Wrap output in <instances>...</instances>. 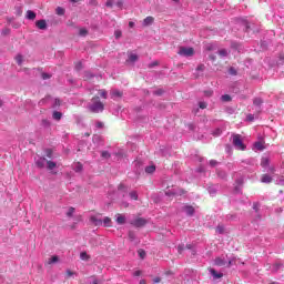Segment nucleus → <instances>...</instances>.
Instances as JSON below:
<instances>
[{
	"instance_id": "f3484780",
	"label": "nucleus",
	"mask_w": 284,
	"mask_h": 284,
	"mask_svg": "<svg viewBox=\"0 0 284 284\" xmlns=\"http://www.w3.org/2000/svg\"><path fill=\"white\" fill-rule=\"evenodd\" d=\"M36 163L38 168H45V163H48V160H45V158H40Z\"/></svg>"
},
{
	"instance_id": "864d4df0",
	"label": "nucleus",
	"mask_w": 284,
	"mask_h": 284,
	"mask_svg": "<svg viewBox=\"0 0 284 284\" xmlns=\"http://www.w3.org/2000/svg\"><path fill=\"white\" fill-rule=\"evenodd\" d=\"M214 136H221V129H216L214 132H213Z\"/></svg>"
},
{
	"instance_id": "de8ad7c7",
	"label": "nucleus",
	"mask_w": 284,
	"mask_h": 284,
	"mask_svg": "<svg viewBox=\"0 0 284 284\" xmlns=\"http://www.w3.org/2000/svg\"><path fill=\"white\" fill-rule=\"evenodd\" d=\"M199 106L201 108V110H205V108H207V103L205 102H200Z\"/></svg>"
},
{
	"instance_id": "c9c22d12",
	"label": "nucleus",
	"mask_w": 284,
	"mask_h": 284,
	"mask_svg": "<svg viewBox=\"0 0 284 284\" xmlns=\"http://www.w3.org/2000/svg\"><path fill=\"white\" fill-rule=\"evenodd\" d=\"M221 99H222V101H224L225 103L232 101V97H230V94H224V95H222Z\"/></svg>"
},
{
	"instance_id": "a18cd8bd",
	"label": "nucleus",
	"mask_w": 284,
	"mask_h": 284,
	"mask_svg": "<svg viewBox=\"0 0 284 284\" xmlns=\"http://www.w3.org/2000/svg\"><path fill=\"white\" fill-rule=\"evenodd\" d=\"M75 70H83V63H81V62H78L77 64H75Z\"/></svg>"
},
{
	"instance_id": "2eb2a0df",
	"label": "nucleus",
	"mask_w": 284,
	"mask_h": 284,
	"mask_svg": "<svg viewBox=\"0 0 284 284\" xmlns=\"http://www.w3.org/2000/svg\"><path fill=\"white\" fill-rule=\"evenodd\" d=\"M27 19H29V21H34V19H37V13H34V11H32V10H28Z\"/></svg>"
},
{
	"instance_id": "8fccbe9b",
	"label": "nucleus",
	"mask_w": 284,
	"mask_h": 284,
	"mask_svg": "<svg viewBox=\"0 0 284 284\" xmlns=\"http://www.w3.org/2000/svg\"><path fill=\"white\" fill-rule=\"evenodd\" d=\"M53 105H54V108H59V105H61V100L60 99H55Z\"/></svg>"
},
{
	"instance_id": "412c9836",
	"label": "nucleus",
	"mask_w": 284,
	"mask_h": 284,
	"mask_svg": "<svg viewBox=\"0 0 284 284\" xmlns=\"http://www.w3.org/2000/svg\"><path fill=\"white\" fill-rule=\"evenodd\" d=\"M241 185H243V178L236 180L235 192H241Z\"/></svg>"
},
{
	"instance_id": "7c9ffc66",
	"label": "nucleus",
	"mask_w": 284,
	"mask_h": 284,
	"mask_svg": "<svg viewBox=\"0 0 284 284\" xmlns=\"http://www.w3.org/2000/svg\"><path fill=\"white\" fill-rule=\"evenodd\" d=\"M130 199H132L133 201H138L139 200V194L136 193V191H132L129 194Z\"/></svg>"
},
{
	"instance_id": "bf43d9fd",
	"label": "nucleus",
	"mask_w": 284,
	"mask_h": 284,
	"mask_svg": "<svg viewBox=\"0 0 284 284\" xmlns=\"http://www.w3.org/2000/svg\"><path fill=\"white\" fill-rule=\"evenodd\" d=\"M115 6L118 7V8H123V1H118L116 3H115Z\"/></svg>"
},
{
	"instance_id": "393cba45",
	"label": "nucleus",
	"mask_w": 284,
	"mask_h": 284,
	"mask_svg": "<svg viewBox=\"0 0 284 284\" xmlns=\"http://www.w3.org/2000/svg\"><path fill=\"white\" fill-rule=\"evenodd\" d=\"M53 263H59V256L54 255L49 258L48 264L53 265Z\"/></svg>"
},
{
	"instance_id": "72a5a7b5",
	"label": "nucleus",
	"mask_w": 284,
	"mask_h": 284,
	"mask_svg": "<svg viewBox=\"0 0 284 284\" xmlns=\"http://www.w3.org/2000/svg\"><path fill=\"white\" fill-rule=\"evenodd\" d=\"M110 156H112V155L108 151H101V158L102 159L108 160V159H110Z\"/></svg>"
},
{
	"instance_id": "39448f33",
	"label": "nucleus",
	"mask_w": 284,
	"mask_h": 284,
	"mask_svg": "<svg viewBox=\"0 0 284 284\" xmlns=\"http://www.w3.org/2000/svg\"><path fill=\"white\" fill-rule=\"evenodd\" d=\"M148 221L143 217H138L131 222V225H134V227H143Z\"/></svg>"
},
{
	"instance_id": "3c124183",
	"label": "nucleus",
	"mask_w": 284,
	"mask_h": 284,
	"mask_svg": "<svg viewBox=\"0 0 284 284\" xmlns=\"http://www.w3.org/2000/svg\"><path fill=\"white\" fill-rule=\"evenodd\" d=\"M121 34H122L121 31L116 30L114 32L115 39H121Z\"/></svg>"
},
{
	"instance_id": "a19ab883",
	"label": "nucleus",
	"mask_w": 284,
	"mask_h": 284,
	"mask_svg": "<svg viewBox=\"0 0 284 284\" xmlns=\"http://www.w3.org/2000/svg\"><path fill=\"white\" fill-rule=\"evenodd\" d=\"M138 254H139L140 258H145V251L144 250H139Z\"/></svg>"
},
{
	"instance_id": "c756f323",
	"label": "nucleus",
	"mask_w": 284,
	"mask_h": 284,
	"mask_svg": "<svg viewBox=\"0 0 284 284\" xmlns=\"http://www.w3.org/2000/svg\"><path fill=\"white\" fill-rule=\"evenodd\" d=\"M282 267H283V264H282V263H275V264L273 265L272 271H273V272H278Z\"/></svg>"
},
{
	"instance_id": "1a4fd4ad",
	"label": "nucleus",
	"mask_w": 284,
	"mask_h": 284,
	"mask_svg": "<svg viewBox=\"0 0 284 284\" xmlns=\"http://www.w3.org/2000/svg\"><path fill=\"white\" fill-rule=\"evenodd\" d=\"M274 179L270 174H262L261 175V183H272Z\"/></svg>"
},
{
	"instance_id": "20e7f679",
	"label": "nucleus",
	"mask_w": 284,
	"mask_h": 284,
	"mask_svg": "<svg viewBox=\"0 0 284 284\" xmlns=\"http://www.w3.org/2000/svg\"><path fill=\"white\" fill-rule=\"evenodd\" d=\"M178 54H180V57H193L194 55V49L193 48L181 47Z\"/></svg>"
},
{
	"instance_id": "603ef678",
	"label": "nucleus",
	"mask_w": 284,
	"mask_h": 284,
	"mask_svg": "<svg viewBox=\"0 0 284 284\" xmlns=\"http://www.w3.org/2000/svg\"><path fill=\"white\" fill-rule=\"evenodd\" d=\"M267 172H270L271 174H274V172H276V169L274 166H268Z\"/></svg>"
},
{
	"instance_id": "f704fd0d",
	"label": "nucleus",
	"mask_w": 284,
	"mask_h": 284,
	"mask_svg": "<svg viewBox=\"0 0 284 284\" xmlns=\"http://www.w3.org/2000/svg\"><path fill=\"white\" fill-rule=\"evenodd\" d=\"M79 36L80 37H88V29L85 28H82L79 30Z\"/></svg>"
},
{
	"instance_id": "37998d69",
	"label": "nucleus",
	"mask_w": 284,
	"mask_h": 284,
	"mask_svg": "<svg viewBox=\"0 0 284 284\" xmlns=\"http://www.w3.org/2000/svg\"><path fill=\"white\" fill-rule=\"evenodd\" d=\"M209 163L211 168H216V165H219V162L216 160H211Z\"/></svg>"
},
{
	"instance_id": "ddd939ff",
	"label": "nucleus",
	"mask_w": 284,
	"mask_h": 284,
	"mask_svg": "<svg viewBox=\"0 0 284 284\" xmlns=\"http://www.w3.org/2000/svg\"><path fill=\"white\" fill-rule=\"evenodd\" d=\"M91 223H93V225H103V220L97 217V216H91Z\"/></svg>"
},
{
	"instance_id": "423d86ee",
	"label": "nucleus",
	"mask_w": 284,
	"mask_h": 284,
	"mask_svg": "<svg viewBox=\"0 0 284 284\" xmlns=\"http://www.w3.org/2000/svg\"><path fill=\"white\" fill-rule=\"evenodd\" d=\"M183 194H185L184 190H173L166 192L168 196H183Z\"/></svg>"
},
{
	"instance_id": "f03ea898",
	"label": "nucleus",
	"mask_w": 284,
	"mask_h": 284,
	"mask_svg": "<svg viewBox=\"0 0 284 284\" xmlns=\"http://www.w3.org/2000/svg\"><path fill=\"white\" fill-rule=\"evenodd\" d=\"M214 265L217 267H232L234 265V260L227 258V256H220L214 260Z\"/></svg>"
},
{
	"instance_id": "ea45409f",
	"label": "nucleus",
	"mask_w": 284,
	"mask_h": 284,
	"mask_svg": "<svg viewBox=\"0 0 284 284\" xmlns=\"http://www.w3.org/2000/svg\"><path fill=\"white\" fill-rule=\"evenodd\" d=\"M217 175L220 176V179H226L227 178V174L223 171H219Z\"/></svg>"
},
{
	"instance_id": "4d7b16f0",
	"label": "nucleus",
	"mask_w": 284,
	"mask_h": 284,
	"mask_svg": "<svg viewBox=\"0 0 284 284\" xmlns=\"http://www.w3.org/2000/svg\"><path fill=\"white\" fill-rule=\"evenodd\" d=\"M118 190H119L120 192H123V191H125V185H123V184H120V185L118 186Z\"/></svg>"
},
{
	"instance_id": "6ab92c4d",
	"label": "nucleus",
	"mask_w": 284,
	"mask_h": 284,
	"mask_svg": "<svg viewBox=\"0 0 284 284\" xmlns=\"http://www.w3.org/2000/svg\"><path fill=\"white\" fill-rule=\"evenodd\" d=\"M261 166L262 168H270V159L268 158H262Z\"/></svg>"
},
{
	"instance_id": "f8f14e48",
	"label": "nucleus",
	"mask_w": 284,
	"mask_h": 284,
	"mask_svg": "<svg viewBox=\"0 0 284 284\" xmlns=\"http://www.w3.org/2000/svg\"><path fill=\"white\" fill-rule=\"evenodd\" d=\"M154 23V18L149 16L143 20V26L148 27V26H152Z\"/></svg>"
},
{
	"instance_id": "473e14b6",
	"label": "nucleus",
	"mask_w": 284,
	"mask_h": 284,
	"mask_svg": "<svg viewBox=\"0 0 284 284\" xmlns=\"http://www.w3.org/2000/svg\"><path fill=\"white\" fill-rule=\"evenodd\" d=\"M16 61H17L18 65H22L23 64V55L18 54L16 57Z\"/></svg>"
},
{
	"instance_id": "f257e3e1",
	"label": "nucleus",
	"mask_w": 284,
	"mask_h": 284,
	"mask_svg": "<svg viewBox=\"0 0 284 284\" xmlns=\"http://www.w3.org/2000/svg\"><path fill=\"white\" fill-rule=\"evenodd\" d=\"M90 112H93L95 114H99V112H103L104 110V105L103 102H101V100H99V97L93 98L91 100V102L88 105Z\"/></svg>"
},
{
	"instance_id": "c03bdc74",
	"label": "nucleus",
	"mask_w": 284,
	"mask_h": 284,
	"mask_svg": "<svg viewBox=\"0 0 284 284\" xmlns=\"http://www.w3.org/2000/svg\"><path fill=\"white\" fill-rule=\"evenodd\" d=\"M74 214V207H70L67 212V216H72Z\"/></svg>"
},
{
	"instance_id": "4c0bfd02",
	"label": "nucleus",
	"mask_w": 284,
	"mask_h": 284,
	"mask_svg": "<svg viewBox=\"0 0 284 284\" xmlns=\"http://www.w3.org/2000/svg\"><path fill=\"white\" fill-rule=\"evenodd\" d=\"M100 97H102L103 99H108V91L106 90H100L99 91Z\"/></svg>"
},
{
	"instance_id": "13d9d810",
	"label": "nucleus",
	"mask_w": 284,
	"mask_h": 284,
	"mask_svg": "<svg viewBox=\"0 0 284 284\" xmlns=\"http://www.w3.org/2000/svg\"><path fill=\"white\" fill-rule=\"evenodd\" d=\"M246 121H254V115L253 114H248L246 116Z\"/></svg>"
},
{
	"instance_id": "774afa93",
	"label": "nucleus",
	"mask_w": 284,
	"mask_h": 284,
	"mask_svg": "<svg viewBox=\"0 0 284 284\" xmlns=\"http://www.w3.org/2000/svg\"><path fill=\"white\" fill-rule=\"evenodd\" d=\"M230 74H236V70H234V68L230 69Z\"/></svg>"
},
{
	"instance_id": "4be33fe9",
	"label": "nucleus",
	"mask_w": 284,
	"mask_h": 284,
	"mask_svg": "<svg viewBox=\"0 0 284 284\" xmlns=\"http://www.w3.org/2000/svg\"><path fill=\"white\" fill-rule=\"evenodd\" d=\"M219 57H221V59H225V57H227V50L226 49H221L217 51Z\"/></svg>"
},
{
	"instance_id": "bb28decb",
	"label": "nucleus",
	"mask_w": 284,
	"mask_h": 284,
	"mask_svg": "<svg viewBox=\"0 0 284 284\" xmlns=\"http://www.w3.org/2000/svg\"><path fill=\"white\" fill-rule=\"evenodd\" d=\"M61 116H63V114L61 112H59V111L53 112V119L55 121H61Z\"/></svg>"
},
{
	"instance_id": "e2e57ef3",
	"label": "nucleus",
	"mask_w": 284,
	"mask_h": 284,
	"mask_svg": "<svg viewBox=\"0 0 284 284\" xmlns=\"http://www.w3.org/2000/svg\"><path fill=\"white\" fill-rule=\"evenodd\" d=\"M153 283H154V284L161 283V277H155V278L153 280Z\"/></svg>"
},
{
	"instance_id": "dca6fc26",
	"label": "nucleus",
	"mask_w": 284,
	"mask_h": 284,
	"mask_svg": "<svg viewBox=\"0 0 284 284\" xmlns=\"http://www.w3.org/2000/svg\"><path fill=\"white\" fill-rule=\"evenodd\" d=\"M210 273L213 276V278H223V274L217 273L216 270H214V268H210Z\"/></svg>"
},
{
	"instance_id": "4468645a",
	"label": "nucleus",
	"mask_w": 284,
	"mask_h": 284,
	"mask_svg": "<svg viewBox=\"0 0 284 284\" xmlns=\"http://www.w3.org/2000/svg\"><path fill=\"white\" fill-rule=\"evenodd\" d=\"M116 216V224L118 225H124V223H125V216H123L122 214H116L115 215Z\"/></svg>"
},
{
	"instance_id": "5fc2aeb1",
	"label": "nucleus",
	"mask_w": 284,
	"mask_h": 284,
	"mask_svg": "<svg viewBox=\"0 0 284 284\" xmlns=\"http://www.w3.org/2000/svg\"><path fill=\"white\" fill-rule=\"evenodd\" d=\"M50 77H52V75H50V74H48V73H42V79L45 81V80H48V79H50Z\"/></svg>"
},
{
	"instance_id": "5701e85b",
	"label": "nucleus",
	"mask_w": 284,
	"mask_h": 284,
	"mask_svg": "<svg viewBox=\"0 0 284 284\" xmlns=\"http://www.w3.org/2000/svg\"><path fill=\"white\" fill-rule=\"evenodd\" d=\"M73 170L75 172H81V170H83V164H81V162H77L74 165H73Z\"/></svg>"
},
{
	"instance_id": "6e6d98bb",
	"label": "nucleus",
	"mask_w": 284,
	"mask_h": 284,
	"mask_svg": "<svg viewBox=\"0 0 284 284\" xmlns=\"http://www.w3.org/2000/svg\"><path fill=\"white\" fill-rule=\"evenodd\" d=\"M105 6H106V8H112V6H113L112 0H108V1L105 2Z\"/></svg>"
},
{
	"instance_id": "49530a36",
	"label": "nucleus",
	"mask_w": 284,
	"mask_h": 284,
	"mask_svg": "<svg viewBox=\"0 0 284 284\" xmlns=\"http://www.w3.org/2000/svg\"><path fill=\"white\" fill-rule=\"evenodd\" d=\"M209 193L211 194V196H214V194H216V189L209 187Z\"/></svg>"
},
{
	"instance_id": "9b49d317",
	"label": "nucleus",
	"mask_w": 284,
	"mask_h": 284,
	"mask_svg": "<svg viewBox=\"0 0 284 284\" xmlns=\"http://www.w3.org/2000/svg\"><path fill=\"white\" fill-rule=\"evenodd\" d=\"M121 97H123V92H121L116 89L111 91V99L116 100V99H121Z\"/></svg>"
},
{
	"instance_id": "79ce46f5",
	"label": "nucleus",
	"mask_w": 284,
	"mask_h": 284,
	"mask_svg": "<svg viewBox=\"0 0 284 284\" xmlns=\"http://www.w3.org/2000/svg\"><path fill=\"white\" fill-rule=\"evenodd\" d=\"M153 94H155L156 97H161V94H163V89L155 90Z\"/></svg>"
},
{
	"instance_id": "a878e982",
	"label": "nucleus",
	"mask_w": 284,
	"mask_h": 284,
	"mask_svg": "<svg viewBox=\"0 0 284 284\" xmlns=\"http://www.w3.org/2000/svg\"><path fill=\"white\" fill-rule=\"evenodd\" d=\"M80 258H81V261H90V255H88L87 252H81Z\"/></svg>"
},
{
	"instance_id": "69168bd1",
	"label": "nucleus",
	"mask_w": 284,
	"mask_h": 284,
	"mask_svg": "<svg viewBox=\"0 0 284 284\" xmlns=\"http://www.w3.org/2000/svg\"><path fill=\"white\" fill-rule=\"evenodd\" d=\"M197 70H200V71H203V70H205V65H203V64H200V65L197 67Z\"/></svg>"
},
{
	"instance_id": "052dcab7",
	"label": "nucleus",
	"mask_w": 284,
	"mask_h": 284,
	"mask_svg": "<svg viewBox=\"0 0 284 284\" xmlns=\"http://www.w3.org/2000/svg\"><path fill=\"white\" fill-rule=\"evenodd\" d=\"M183 250H184L183 245H179V246H178V252H179V254H181V252H183Z\"/></svg>"
},
{
	"instance_id": "2f4dec72",
	"label": "nucleus",
	"mask_w": 284,
	"mask_h": 284,
	"mask_svg": "<svg viewBox=\"0 0 284 284\" xmlns=\"http://www.w3.org/2000/svg\"><path fill=\"white\" fill-rule=\"evenodd\" d=\"M111 223H112V220L110 217H104L103 220L104 227H110Z\"/></svg>"
},
{
	"instance_id": "aec40b11",
	"label": "nucleus",
	"mask_w": 284,
	"mask_h": 284,
	"mask_svg": "<svg viewBox=\"0 0 284 284\" xmlns=\"http://www.w3.org/2000/svg\"><path fill=\"white\" fill-rule=\"evenodd\" d=\"M155 171H156L155 165H149V166L145 168L146 174H154Z\"/></svg>"
},
{
	"instance_id": "b1692460",
	"label": "nucleus",
	"mask_w": 284,
	"mask_h": 284,
	"mask_svg": "<svg viewBox=\"0 0 284 284\" xmlns=\"http://www.w3.org/2000/svg\"><path fill=\"white\" fill-rule=\"evenodd\" d=\"M254 148L255 150H260V151L265 150V145H263V142H255Z\"/></svg>"
},
{
	"instance_id": "6e6552de",
	"label": "nucleus",
	"mask_w": 284,
	"mask_h": 284,
	"mask_svg": "<svg viewBox=\"0 0 284 284\" xmlns=\"http://www.w3.org/2000/svg\"><path fill=\"white\" fill-rule=\"evenodd\" d=\"M37 28H39V30H47L48 29V22H45V20H38L36 22Z\"/></svg>"
},
{
	"instance_id": "09e8293b",
	"label": "nucleus",
	"mask_w": 284,
	"mask_h": 284,
	"mask_svg": "<svg viewBox=\"0 0 284 284\" xmlns=\"http://www.w3.org/2000/svg\"><path fill=\"white\" fill-rule=\"evenodd\" d=\"M45 154H47L48 159H52V150L48 149L45 151Z\"/></svg>"
},
{
	"instance_id": "7ed1b4c3",
	"label": "nucleus",
	"mask_w": 284,
	"mask_h": 284,
	"mask_svg": "<svg viewBox=\"0 0 284 284\" xmlns=\"http://www.w3.org/2000/svg\"><path fill=\"white\" fill-rule=\"evenodd\" d=\"M233 145L235 150H242V151L245 150L243 139L239 134L233 135Z\"/></svg>"
},
{
	"instance_id": "a211bd4d",
	"label": "nucleus",
	"mask_w": 284,
	"mask_h": 284,
	"mask_svg": "<svg viewBox=\"0 0 284 284\" xmlns=\"http://www.w3.org/2000/svg\"><path fill=\"white\" fill-rule=\"evenodd\" d=\"M128 61H130V63H136V61H139V55H136L134 53H130Z\"/></svg>"
},
{
	"instance_id": "0eeeda50",
	"label": "nucleus",
	"mask_w": 284,
	"mask_h": 284,
	"mask_svg": "<svg viewBox=\"0 0 284 284\" xmlns=\"http://www.w3.org/2000/svg\"><path fill=\"white\" fill-rule=\"evenodd\" d=\"M253 105H255L256 112H261V105H263V100L261 98H255L253 100Z\"/></svg>"
},
{
	"instance_id": "0e129e2a",
	"label": "nucleus",
	"mask_w": 284,
	"mask_h": 284,
	"mask_svg": "<svg viewBox=\"0 0 284 284\" xmlns=\"http://www.w3.org/2000/svg\"><path fill=\"white\" fill-rule=\"evenodd\" d=\"M90 6H97V0H89Z\"/></svg>"
},
{
	"instance_id": "680f3d73",
	"label": "nucleus",
	"mask_w": 284,
	"mask_h": 284,
	"mask_svg": "<svg viewBox=\"0 0 284 284\" xmlns=\"http://www.w3.org/2000/svg\"><path fill=\"white\" fill-rule=\"evenodd\" d=\"M95 126L99 129L103 128V122H97Z\"/></svg>"
},
{
	"instance_id": "cd10ccee",
	"label": "nucleus",
	"mask_w": 284,
	"mask_h": 284,
	"mask_svg": "<svg viewBox=\"0 0 284 284\" xmlns=\"http://www.w3.org/2000/svg\"><path fill=\"white\" fill-rule=\"evenodd\" d=\"M57 14H59V17H63L65 14V9L58 7L55 9Z\"/></svg>"
},
{
	"instance_id": "e433bc0d",
	"label": "nucleus",
	"mask_w": 284,
	"mask_h": 284,
	"mask_svg": "<svg viewBox=\"0 0 284 284\" xmlns=\"http://www.w3.org/2000/svg\"><path fill=\"white\" fill-rule=\"evenodd\" d=\"M93 77H94V75H92V73H91L90 71H85V72H84V79H85V81L92 79Z\"/></svg>"
},
{
	"instance_id": "338daca9",
	"label": "nucleus",
	"mask_w": 284,
	"mask_h": 284,
	"mask_svg": "<svg viewBox=\"0 0 284 284\" xmlns=\"http://www.w3.org/2000/svg\"><path fill=\"white\" fill-rule=\"evenodd\" d=\"M133 276H141V271H135V272L133 273Z\"/></svg>"
},
{
	"instance_id": "58836bf2",
	"label": "nucleus",
	"mask_w": 284,
	"mask_h": 284,
	"mask_svg": "<svg viewBox=\"0 0 284 284\" xmlns=\"http://www.w3.org/2000/svg\"><path fill=\"white\" fill-rule=\"evenodd\" d=\"M215 231L217 234H223V232H225V227H223V225H219Z\"/></svg>"
},
{
	"instance_id": "9d476101",
	"label": "nucleus",
	"mask_w": 284,
	"mask_h": 284,
	"mask_svg": "<svg viewBox=\"0 0 284 284\" xmlns=\"http://www.w3.org/2000/svg\"><path fill=\"white\" fill-rule=\"evenodd\" d=\"M183 212H185L187 216H194V206L185 205L183 206Z\"/></svg>"
},
{
	"instance_id": "c85d7f7f",
	"label": "nucleus",
	"mask_w": 284,
	"mask_h": 284,
	"mask_svg": "<svg viewBox=\"0 0 284 284\" xmlns=\"http://www.w3.org/2000/svg\"><path fill=\"white\" fill-rule=\"evenodd\" d=\"M47 168L49 170H54V168H57V163L52 161H47Z\"/></svg>"
}]
</instances>
